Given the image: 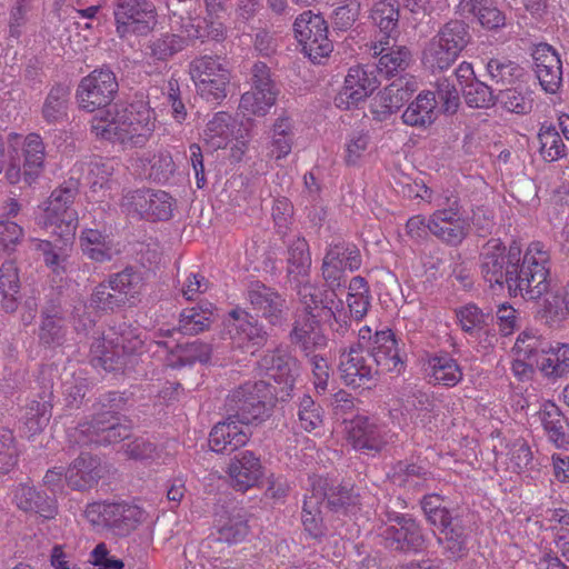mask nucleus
Instances as JSON below:
<instances>
[{
  "label": "nucleus",
  "mask_w": 569,
  "mask_h": 569,
  "mask_svg": "<svg viewBox=\"0 0 569 569\" xmlns=\"http://www.w3.org/2000/svg\"><path fill=\"white\" fill-rule=\"evenodd\" d=\"M482 279L492 290L507 288L511 297L526 300L541 298L549 286L550 256L545 244L530 243L523 257L517 244L506 251L499 239L489 240L480 254Z\"/></svg>",
  "instance_id": "1"
},
{
  "label": "nucleus",
  "mask_w": 569,
  "mask_h": 569,
  "mask_svg": "<svg viewBox=\"0 0 569 569\" xmlns=\"http://www.w3.org/2000/svg\"><path fill=\"white\" fill-rule=\"evenodd\" d=\"M91 123L97 137L120 142L123 147L141 148L154 131V114L147 102L139 100L129 106L114 104L100 111Z\"/></svg>",
  "instance_id": "2"
},
{
  "label": "nucleus",
  "mask_w": 569,
  "mask_h": 569,
  "mask_svg": "<svg viewBox=\"0 0 569 569\" xmlns=\"http://www.w3.org/2000/svg\"><path fill=\"white\" fill-rule=\"evenodd\" d=\"M100 409L91 421L80 423L77 433L83 445H112L129 438L132 425L118 412L124 407V398L119 392H108L100 398Z\"/></svg>",
  "instance_id": "3"
},
{
  "label": "nucleus",
  "mask_w": 569,
  "mask_h": 569,
  "mask_svg": "<svg viewBox=\"0 0 569 569\" xmlns=\"http://www.w3.org/2000/svg\"><path fill=\"white\" fill-rule=\"evenodd\" d=\"M421 508L428 522L438 529L437 541L449 559H461L468 552L470 530L458 515L442 506L438 495L425 496Z\"/></svg>",
  "instance_id": "4"
},
{
  "label": "nucleus",
  "mask_w": 569,
  "mask_h": 569,
  "mask_svg": "<svg viewBox=\"0 0 569 569\" xmlns=\"http://www.w3.org/2000/svg\"><path fill=\"white\" fill-rule=\"evenodd\" d=\"M332 511L348 512L350 507H355L357 498L349 489L342 486L329 485L327 479L319 478L312 482V488L305 496L302 507V525L305 530L313 538H320L325 533L322 506Z\"/></svg>",
  "instance_id": "5"
},
{
  "label": "nucleus",
  "mask_w": 569,
  "mask_h": 569,
  "mask_svg": "<svg viewBox=\"0 0 569 569\" xmlns=\"http://www.w3.org/2000/svg\"><path fill=\"white\" fill-rule=\"evenodd\" d=\"M438 207L428 218V230L442 243L460 246L471 230V218L466 214L460 197L450 190L435 199Z\"/></svg>",
  "instance_id": "6"
},
{
  "label": "nucleus",
  "mask_w": 569,
  "mask_h": 569,
  "mask_svg": "<svg viewBox=\"0 0 569 569\" xmlns=\"http://www.w3.org/2000/svg\"><path fill=\"white\" fill-rule=\"evenodd\" d=\"M144 342L140 335L127 327L116 338L99 339L91 346L94 366L106 371H126L132 369L137 357L143 352Z\"/></svg>",
  "instance_id": "7"
},
{
  "label": "nucleus",
  "mask_w": 569,
  "mask_h": 569,
  "mask_svg": "<svg viewBox=\"0 0 569 569\" xmlns=\"http://www.w3.org/2000/svg\"><path fill=\"white\" fill-rule=\"evenodd\" d=\"M271 387L266 381H247L228 395L226 413L240 421V425H258L269 417L267 400L273 398Z\"/></svg>",
  "instance_id": "8"
},
{
  "label": "nucleus",
  "mask_w": 569,
  "mask_h": 569,
  "mask_svg": "<svg viewBox=\"0 0 569 569\" xmlns=\"http://www.w3.org/2000/svg\"><path fill=\"white\" fill-rule=\"evenodd\" d=\"M360 346L367 347L375 368L380 373L400 375L406 360L400 353L398 340L390 329L372 330L369 326L359 329Z\"/></svg>",
  "instance_id": "9"
},
{
  "label": "nucleus",
  "mask_w": 569,
  "mask_h": 569,
  "mask_svg": "<svg viewBox=\"0 0 569 569\" xmlns=\"http://www.w3.org/2000/svg\"><path fill=\"white\" fill-rule=\"evenodd\" d=\"M261 381L269 382L273 398L278 401H287L292 397L299 365L296 358L279 350L267 352L258 363Z\"/></svg>",
  "instance_id": "10"
},
{
  "label": "nucleus",
  "mask_w": 569,
  "mask_h": 569,
  "mask_svg": "<svg viewBox=\"0 0 569 569\" xmlns=\"http://www.w3.org/2000/svg\"><path fill=\"white\" fill-rule=\"evenodd\" d=\"M78 193V184L71 180L56 188L44 202L43 214L39 219V224L57 231L69 230V232L76 233L78 212L73 203Z\"/></svg>",
  "instance_id": "11"
},
{
  "label": "nucleus",
  "mask_w": 569,
  "mask_h": 569,
  "mask_svg": "<svg viewBox=\"0 0 569 569\" xmlns=\"http://www.w3.org/2000/svg\"><path fill=\"white\" fill-rule=\"evenodd\" d=\"M46 148L42 138L37 133L28 134L21 150L10 158L6 169V179L10 184L23 181L31 186L41 176L44 169Z\"/></svg>",
  "instance_id": "12"
},
{
  "label": "nucleus",
  "mask_w": 569,
  "mask_h": 569,
  "mask_svg": "<svg viewBox=\"0 0 569 569\" xmlns=\"http://www.w3.org/2000/svg\"><path fill=\"white\" fill-rule=\"evenodd\" d=\"M362 263L359 248L345 240L327 246L321 263V276L330 289L345 287L346 271H357Z\"/></svg>",
  "instance_id": "13"
},
{
  "label": "nucleus",
  "mask_w": 569,
  "mask_h": 569,
  "mask_svg": "<svg viewBox=\"0 0 569 569\" xmlns=\"http://www.w3.org/2000/svg\"><path fill=\"white\" fill-rule=\"evenodd\" d=\"M190 74L199 94L207 101L219 103L227 97L230 74L217 59L202 57L193 60Z\"/></svg>",
  "instance_id": "14"
},
{
  "label": "nucleus",
  "mask_w": 569,
  "mask_h": 569,
  "mask_svg": "<svg viewBox=\"0 0 569 569\" xmlns=\"http://www.w3.org/2000/svg\"><path fill=\"white\" fill-rule=\"evenodd\" d=\"M114 73L107 68L96 69L84 77L77 89L79 107L89 112L109 107L118 92Z\"/></svg>",
  "instance_id": "15"
},
{
  "label": "nucleus",
  "mask_w": 569,
  "mask_h": 569,
  "mask_svg": "<svg viewBox=\"0 0 569 569\" xmlns=\"http://www.w3.org/2000/svg\"><path fill=\"white\" fill-rule=\"evenodd\" d=\"M388 521L380 532L387 548L400 552H419L425 548V536L413 519L392 512Z\"/></svg>",
  "instance_id": "16"
},
{
  "label": "nucleus",
  "mask_w": 569,
  "mask_h": 569,
  "mask_svg": "<svg viewBox=\"0 0 569 569\" xmlns=\"http://www.w3.org/2000/svg\"><path fill=\"white\" fill-rule=\"evenodd\" d=\"M338 370L343 382L353 388L363 387L377 379L378 372L367 353V347L360 346L359 335L356 343L340 351Z\"/></svg>",
  "instance_id": "17"
},
{
  "label": "nucleus",
  "mask_w": 569,
  "mask_h": 569,
  "mask_svg": "<svg viewBox=\"0 0 569 569\" xmlns=\"http://www.w3.org/2000/svg\"><path fill=\"white\" fill-rule=\"evenodd\" d=\"M345 430L352 447L367 455L382 451L387 445L393 442L395 438V433L365 416L352 418Z\"/></svg>",
  "instance_id": "18"
},
{
  "label": "nucleus",
  "mask_w": 569,
  "mask_h": 569,
  "mask_svg": "<svg viewBox=\"0 0 569 569\" xmlns=\"http://www.w3.org/2000/svg\"><path fill=\"white\" fill-rule=\"evenodd\" d=\"M226 333L233 347L243 348L247 346H262L268 333L263 326L247 310L241 308L232 309L226 320Z\"/></svg>",
  "instance_id": "19"
},
{
  "label": "nucleus",
  "mask_w": 569,
  "mask_h": 569,
  "mask_svg": "<svg viewBox=\"0 0 569 569\" xmlns=\"http://www.w3.org/2000/svg\"><path fill=\"white\" fill-rule=\"evenodd\" d=\"M379 86L375 70H367L362 67H352L345 78V83L335 98V104L343 110L358 106L369 97Z\"/></svg>",
  "instance_id": "20"
},
{
  "label": "nucleus",
  "mask_w": 569,
  "mask_h": 569,
  "mask_svg": "<svg viewBox=\"0 0 569 569\" xmlns=\"http://www.w3.org/2000/svg\"><path fill=\"white\" fill-rule=\"evenodd\" d=\"M247 299L258 315L272 326H280L287 319V301L277 290L261 282L251 283Z\"/></svg>",
  "instance_id": "21"
},
{
  "label": "nucleus",
  "mask_w": 569,
  "mask_h": 569,
  "mask_svg": "<svg viewBox=\"0 0 569 569\" xmlns=\"http://www.w3.org/2000/svg\"><path fill=\"white\" fill-rule=\"evenodd\" d=\"M92 512H98L102 521L117 536L129 535L141 522L143 511L124 502H103L92 506Z\"/></svg>",
  "instance_id": "22"
},
{
  "label": "nucleus",
  "mask_w": 569,
  "mask_h": 569,
  "mask_svg": "<svg viewBox=\"0 0 569 569\" xmlns=\"http://www.w3.org/2000/svg\"><path fill=\"white\" fill-rule=\"evenodd\" d=\"M543 348H548L547 339L532 330L522 331L513 347L518 357L512 363L513 373L520 378H528L533 372V368L541 370L539 351H543Z\"/></svg>",
  "instance_id": "23"
},
{
  "label": "nucleus",
  "mask_w": 569,
  "mask_h": 569,
  "mask_svg": "<svg viewBox=\"0 0 569 569\" xmlns=\"http://www.w3.org/2000/svg\"><path fill=\"white\" fill-rule=\"evenodd\" d=\"M52 233L58 237L54 241L30 239V248L42 256L44 264L53 273L61 274L66 271L76 233L56 229H52Z\"/></svg>",
  "instance_id": "24"
},
{
  "label": "nucleus",
  "mask_w": 569,
  "mask_h": 569,
  "mask_svg": "<svg viewBox=\"0 0 569 569\" xmlns=\"http://www.w3.org/2000/svg\"><path fill=\"white\" fill-rule=\"evenodd\" d=\"M250 437L248 426L227 415L222 422H218L210 431L209 447L217 453H230L243 447Z\"/></svg>",
  "instance_id": "25"
},
{
  "label": "nucleus",
  "mask_w": 569,
  "mask_h": 569,
  "mask_svg": "<svg viewBox=\"0 0 569 569\" xmlns=\"http://www.w3.org/2000/svg\"><path fill=\"white\" fill-rule=\"evenodd\" d=\"M79 243L82 253L98 263L109 262L122 252L120 243L114 241L111 233L98 229H83Z\"/></svg>",
  "instance_id": "26"
},
{
  "label": "nucleus",
  "mask_w": 569,
  "mask_h": 569,
  "mask_svg": "<svg viewBox=\"0 0 569 569\" xmlns=\"http://www.w3.org/2000/svg\"><path fill=\"white\" fill-rule=\"evenodd\" d=\"M228 473L232 487L241 492L256 486L262 477L260 459L249 450L240 451L230 461Z\"/></svg>",
  "instance_id": "27"
},
{
  "label": "nucleus",
  "mask_w": 569,
  "mask_h": 569,
  "mask_svg": "<svg viewBox=\"0 0 569 569\" xmlns=\"http://www.w3.org/2000/svg\"><path fill=\"white\" fill-rule=\"evenodd\" d=\"M13 502L18 509L39 515L44 519H53L58 513V503L54 497L27 483L17 486L13 492Z\"/></svg>",
  "instance_id": "28"
},
{
  "label": "nucleus",
  "mask_w": 569,
  "mask_h": 569,
  "mask_svg": "<svg viewBox=\"0 0 569 569\" xmlns=\"http://www.w3.org/2000/svg\"><path fill=\"white\" fill-rule=\"evenodd\" d=\"M466 46L465 38H433L423 50L422 62L429 69L446 70Z\"/></svg>",
  "instance_id": "29"
},
{
  "label": "nucleus",
  "mask_w": 569,
  "mask_h": 569,
  "mask_svg": "<svg viewBox=\"0 0 569 569\" xmlns=\"http://www.w3.org/2000/svg\"><path fill=\"white\" fill-rule=\"evenodd\" d=\"M416 90V83L410 80L398 79L380 92L371 103V111L379 120L398 111L405 101H408Z\"/></svg>",
  "instance_id": "30"
},
{
  "label": "nucleus",
  "mask_w": 569,
  "mask_h": 569,
  "mask_svg": "<svg viewBox=\"0 0 569 569\" xmlns=\"http://www.w3.org/2000/svg\"><path fill=\"white\" fill-rule=\"evenodd\" d=\"M102 477L100 459L81 453L66 471V482L73 490L84 491L98 483Z\"/></svg>",
  "instance_id": "31"
},
{
  "label": "nucleus",
  "mask_w": 569,
  "mask_h": 569,
  "mask_svg": "<svg viewBox=\"0 0 569 569\" xmlns=\"http://www.w3.org/2000/svg\"><path fill=\"white\" fill-rule=\"evenodd\" d=\"M311 253L307 240L300 234L293 236L287 248V276L289 281L309 278Z\"/></svg>",
  "instance_id": "32"
},
{
  "label": "nucleus",
  "mask_w": 569,
  "mask_h": 569,
  "mask_svg": "<svg viewBox=\"0 0 569 569\" xmlns=\"http://www.w3.org/2000/svg\"><path fill=\"white\" fill-rule=\"evenodd\" d=\"M214 306L208 301L183 309L179 317L178 331L196 336L209 330L214 321Z\"/></svg>",
  "instance_id": "33"
},
{
  "label": "nucleus",
  "mask_w": 569,
  "mask_h": 569,
  "mask_svg": "<svg viewBox=\"0 0 569 569\" xmlns=\"http://www.w3.org/2000/svg\"><path fill=\"white\" fill-rule=\"evenodd\" d=\"M316 319L308 315L295 312L292 329L289 333L291 343L299 346L306 356L312 353L313 348L323 346L326 338L315 331Z\"/></svg>",
  "instance_id": "34"
},
{
  "label": "nucleus",
  "mask_w": 569,
  "mask_h": 569,
  "mask_svg": "<svg viewBox=\"0 0 569 569\" xmlns=\"http://www.w3.org/2000/svg\"><path fill=\"white\" fill-rule=\"evenodd\" d=\"M108 278L113 291L123 297L128 306L136 303L144 287V278L140 269L128 266L123 270L110 274Z\"/></svg>",
  "instance_id": "35"
},
{
  "label": "nucleus",
  "mask_w": 569,
  "mask_h": 569,
  "mask_svg": "<svg viewBox=\"0 0 569 569\" xmlns=\"http://www.w3.org/2000/svg\"><path fill=\"white\" fill-rule=\"evenodd\" d=\"M437 100L435 92L422 91L418 94L405 112L402 120L411 127L427 128L432 124L437 118L436 113Z\"/></svg>",
  "instance_id": "36"
},
{
  "label": "nucleus",
  "mask_w": 569,
  "mask_h": 569,
  "mask_svg": "<svg viewBox=\"0 0 569 569\" xmlns=\"http://www.w3.org/2000/svg\"><path fill=\"white\" fill-rule=\"evenodd\" d=\"M70 93V86L66 83H57L50 89L41 109L47 123L57 124L68 119Z\"/></svg>",
  "instance_id": "37"
},
{
  "label": "nucleus",
  "mask_w": 569,
  "mask_h": 569,
  "mask_svg": "<svg viewBox=\"0 0 569 569\" xmlns=\"http://www.w3.org/2000/svg\"><path fill=\"white\" fill-rule=\"evenodd\" d=\"M212 353L210 343L194 340L188 343L176 345L168 356V365L172 368L191 366L196 362H209Z\"/></svg>",
  "instance_id": "38"
},
{
  "label": "nucleus",
  "mask_w": 569,
  "mask_h": 569,
  "mask_svg": "<svg viewBox=\"0 0 569 569\" xmlns=\"http://www.w3.org/2000/svg\"><path fill=\"white\" fill-rule=\"evenodd\" d=\"M371 49L373 50L372 56L380 57L377 69L387 76L407 69L411 62V53L406 47H390L389 41H386L375 44Z\"/></svg>",
  "instance_id": "39"
},
{
  "label": "nucleus",
  "mask_w": 569,
  "mask_h": 569,
  "mask_svg": "<svg viewBox=\"0 0 569 569\" xmlns=\"http://www.w3.org/2000/svg\"><path fill=\"white\" fill-rule=\"evenodd\" d=\"M547 346L543 351H539L543 375L553 378L569 375V345L547 340Z\"/></svg>",
  "instance_id": "40"
},
{
  "label": "nucleus",
  "mask_w": 569,
  "mask_h": 569,
  "mask_svg": "<svg viewBox=\"0 0 569 569\" xmlns=\"http://www.w3.org/2000/svg\"><path fill=\"white\" fill-rule=\"evenodd\" d=\"M540 418L549 440L552 441L557 448L568 447V421L560 409L555 403L548 402L543 406Z\"/></svg>",
  "instance_id": "41"
},
{
  "label": "nucleus",
  "mask_w": 569,
  "mask_h": 569,
  "mask_svg": "<svg viewBox=\"0 0 569 569\" xmlns=\"http://www.w3.org/2000/svg\"><path fill=\"white\" fill-rule=\"evenodd\" d=\"M293 137L292 120L286 116L277 118L270 133L268 156L276 160L286 158L291 152Z\"/></svg>",
  "instance_id": "42"
},
{
  "label": "nucleus",
  "mask_w": 569,
  "mask_h": 569,
  "mask_svg": "<svg viewBox=\"0 0 569 569\" xmlns=\"http://www.w3.org/2000/svg\"><path fill=\"white\" fill-rule=\"evenodd\" d=\"M293 289L297 292L298 299L302 309L300 315H308L315 319L322 317V310L326 305V297L323 291L311 283L308 278L298 281H291Z\"/></svg>",
  "instance_id": "43"
},
{
  "label": "nucleus",
  "mask_w": 569,
  "mask_h": 569,
  "mask_svg": "<svg viewBox=\"0 0 569 569\" xmlns=\"http://www.w3.org/2000/svg\"><path fill=\"white\" fill-rule=\"evenodd\" d=\"M234 120L227 112H217L203 130V139L213 149L223 148L233 134Z\"/></svg>",
  "instance_id": "44"
},
{
  "label": "nucleus",
  "mask_w": 569,
  "mask_h": 569,
  "mask_svg": "<svg viewBox=\"0 0 569 569\" xmlns=\"http://www.w3.org/2000/svg\"><path fill=\"white\" fill-rule=\"evenodd\" d=\"M430 475L426 466L401 460L392 467L390 477L395 485L406 488H418L430 478Z\"/></svg>",
  "instance_id": "45"
},
{
  "label": "nucleus",
  "mask_w": 569,
  "mask_h": 569,
  "mask_svg": "<svg viewBox=\"0 0 569 569\" xmlns=\"http://www.w3.org/2000/svg\"><path fill=\"white\" fill-rule=\"evenodd\" d=\"M347 306L353 320L360 321L370 307L369 286L363 277H353L348 286Z\"/></svg>",
  "instance_id": "46"
},
{
  "label": "nucleus",
  "mask_w": 569,
  "mask_h": 569,
  "mask_svg": "<svg viewBox=\"0 0 569 569\" xmlns=\"http://www.w3.org/2000/svg\"><path fill=\"white\" fill-rule=\"evenodd\" d=\"M457 319L463 332L477 337L493 321L490 312H483L473 303H468L456 311Z\"/></svg>",
  "instance_id": "47"
},
{
  "label": "nucleus",
  "mask_w": 569,
  "mask_h": 569,
  "mask_svg": "<svg viewBox=\"0 0 569 569\" xmlns=\"http://www.w3.org/2000/svg\"><path fill=\"white\" fill-rule=\"evenodd\" d=\"M183 46V38H144L141 50L147 60L166 61L182 50Z\"/></svg>",
  "instance_id": "48"
},
{
  "label": "nucleus",
  "mask_w": 569,
  "mask_h": 569,
  "mask_svg": "<svg viewBox=\"0 0 569 569\" xmlns=\"http://www.w3.org/2000/svg\"><path fill=\"white\" fill-rule=\"evenodd\" d=\"M431 377L437 383L455 387L462 379V370L458 362L448 355L433 357L429 361Z\"/></svg>",
  "instance_id": "49"
},
{
  "label": "nucleus",
  "mask_w": 569,
  "mask_h": 569,
  "mask_svg": "<svg viewBox=\"0 0 569 569\" xmlns=\"http://www.w3.org/2000/svg\"><path fill=\"white\" fill-rule=\"evenodd\" d=\"M323 410L320 405L309 396L299 399L297 411V426L306 432H312L322 427Z\"/></svg>",
  "instance_id": "50"
},
{
  "label": "nucleus",
  "mask_w": 569,
  "mask_h": 569,
  "mask_svg": "<svg viewBox=\"0 0 569 569\" xmlns=\"http://www.w3.org/2000/svg\"><path fill=\"white\" fill-rule=\"evenodd\" d=\"M497 102L508 110L518 114H526L533 106L532 92L527 88L516 87L500 90L497 94Z\"/></svg>",
  "instance_id": "51"
},
{
  "label": "nucleus",
  "mask_w": 569,
  "mask_h": 569,
  "mask_svg": "<svg viewBox=\"0 0 569 569\" xmlns=\"http://www.w3.org/2000/svg\"><path fill=\"white\" fill-rule=\"evenodd\" d=\"M538 139L539 152L546 161H556L567 156L566 146L557 129L552 126H541Z\"/></svg>",
  "instance_id": "52"
},
{
  "label": "nucleus",
  "mask_w": 569,
  "mask_h": 569,
  "mask_svg": "<svg viewBox=\"0 0 569 569\" xmlns=\"http://www.w3.org/2000/svg\"><path fill=\"white\" fill-rule=\"evenodd\" d=\"M64 337L62 317L60 311L52 307L42 311V323L39 330V339L47 346L60 345Z\"/></svg>",
  "instance_id": "53"
},
{
  "label": "nucleus",
  "mask_w": 569,
  "mask_h": 569,
  "mask_svg": "<svg viewBox=\"0 0 569 569\" xmlns=\"http://www.w3.org/2000/svg\"><path fill=\"white\" fill-rule=\"evenodd\" d=\"M371 19L381 32L390 36L399 20V0H378L372 8Z\"/></svg>",
  "instance_id": "54"
},
{
  "label": "nucleus",
  "mask_w": 569,
  "mask_h": 569,
  "mask_svg": "<svg viewBox=\"0 0 569 569\" xmlns=\"http://www.w3.org/2000/svg\"><path fill=\"white\" fill-rule=\"evenodd\" d=\"M111 286L108 278L94 287L89 300L91 308L107 312L128 306L123 297L113 291Z\"/></svg>",
  "instance_id": "55"
},
{
  "label": "nucleus",
  "mask_w": 569,
  "mask_h": 569,
  "mask_svg": "<svg viewBox=\"0 0 569 569\" xmlns=\"http://www.w3.org/2000/svg\"><path fill=\"white\" fill-rule=\"evenodd\" d=\"M124 453L128 458L139 460L146 463L164 462L167 453L162 448L157 447L153 442L143 438H137L126 445Z\"/></svg>",
  "instance_id": "56"
},
{
  "label": "nucleus",
  "mask_w": 569,
  "mask_h": 569,
  "mask_svg": "<svg viewBox=\"0 0 569 569\" xmlns=\"http://www.w3.org/2000/svg\"><path fill=\"white\" fill-rule=\"evenodd\" d=\"M51 418V407L47 402L31 401L23 416L24 433L32 437L48 425Z\"/></svg>",
  "instance_id": "57"
},
{
  "label": "nucleus",
  "mask_w": 569,
  "mask_h": 569,
  "mask_svg": "<svg viewBox=\"0 0 569 569\" xmlns=\"http://www.w3.org/2000/svg\"><path fill=\"white\" fill-rule=\"evenodd\" d=\"M336 289H331L330 295H326V305L322 310V317L325 319L332 318L333 322L331 323L332 329L340 333L345 335L348 330L351 321V316L349 310L347 311L343 301L341 299L335 300Z\"/></svg>",
  "instance_id": "58"
},
{
  "label": "nucleus",
  "mask_w": 569,
  "mask_h": 569,
  "mask_svg": "<svg viewBox=\"0 0 569 569\" xmlns=\"http://www.w3.org/2000/svg\"><path fill=\"white\" fill-rule=\"evenodd\" d=\"M172 197L162 190H150L147 201L146 214L147 220H168L172 216Z\"/></svg>",
  "instance_id": "59"
},
{
  "label": "nucleus",
  "mask_w": 569,
  "mask_h": 569,
  "mask_svg": "<svg viewBox=\"0 0 569 569\" xmlns=\"http://www.w3.org/2000/svg\"><path fill=\"white\" fill-rule=\"evenodd\" d=\"M157 23L156 14L152 10H144L134 14L132 19L118 20L117 31L121 36L133 33L136 36H148L154 30Z\"/></svg>",
  "instance_id": "60"
},
{
  "label": "nucleus",
  "mask_w": 569,
  "mask_h": 569,
  "mask_svg": "<svg viewBox=\"0 0 569 569\" xmlns=\"http://www.w3.org/2000/svg\"><path fill=\"white\" fill-rule=\"evenodd\" d=\"M462 94L466 103L471 108H490L497 102V96L493 94L492 89L479 80L466 84Z\"/></svg>",
  "instance_id": "61"
},
{
  "label": "nucleus",
  "mask_w": 569,
  "mask_h": 569,
  "mask_svg": "<svg viewBox=\"0 0 569 569\" xmlns=\"http://www.w3.org/2000/svg\"><path fill=\"white\" fill-rule=\"evenodd\" d=\"M293 31L295 36H327L328 23L322 14L308 10L296 18Z\"/></svg>",
  "instance_id": "62"
},
{
  "label": "nucleus",
  "mask_w": 569,
  "mask_h": 569,
  "mask_svg": "<svg viewBox=\"0 0 569 569\" xmlns=\"http://www.w3.org/2000/svg\"><path fill=\"white\" fill-rule=\"evenodd\" d=\"M549 287L547 288V291L545 292L547 296L543 299L542 308L540 310L541 317L545 319L546 323L549 326H556L562 322L568 313L569 309L566 303V297L565 295H558V293H549L548 292Z\"/></svg>",
  "instance_id": "63"
},
{
  "label": "nucleus",
  "mask_w": 569,
  "mask_h": 569,
  "mask_svg": "<svg viewBox=\"0 0 569 569\" xmlns=\"http://www.w3.org/2000/svg\"><path fill=\"white\" fill-rule=\"evenodd\" d=\"M144 160L148 161L150 166L148 172H146V176L159 183L167 182L176 170L172 157L167 151H161L157 154H153L152 158H146Z\"/></svg>",
  "instance_id": "64"
}]
</instances>
